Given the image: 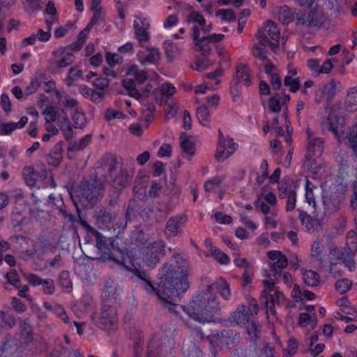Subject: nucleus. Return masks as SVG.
Masks as SVG:
<instances>
[{"instance_id": "obj_48", "label": "nucleus", "mask_w": 357, "mask_h": 357, "mask_svg": "<svg viewBox=\"0 0 357 357\" xmlns=\"http://www.w3.org/2000/svg\"><path fill=\"white\" fill-rule=\"evenodd\" d=\"M284 85L290 87L291 92H296L300 88V81L298 77H293L290 75H287L284 79Z\"/></svg>"}, {"instance_id": "obj_1", "label": "nucleus", "mask_w": 357, "mask_h": 357, "mask_svg": "<svg viewBox=\"0 0 357 357\" xmlns=\"http://www.w3.org/2000/svg\"><path fill=\"white\" fill-rule=\"evenodd\" d=\"M131 271L144 282V289L148 293L155 294L165 307L177 314L178 305L175 303L177 298H180L181 294L189 288L187 268L165 263L160 270V281L158 288L153 286L149 276L144 270L134 266Z\"/></svg>"}, {"instance_id": "obj_41", "label": "nucleus", "mask_w": 357, "mask_h": 357, "mask_svg": "<svg viewBox=\"0 0 357 357\" xmlns=\"http://www.w3.org/2000/svg\"><path fill=\"white\" fill-rule=\"evenodd\" d=\"M208 255L213 256L215 260L222 264H227L229 262V257L216 247H211V252L206 254V256Z\"/></svg>"}, {"instance_id": "obj_5", "label": "nucleus", "mask_w": 357, "mask_h": 357, "mask_svg": "<svg viewBox=\"0 0 357 357\" xmlns=\"http://www.w3.org/2000/svg\"><path fill=\"white\" fill-rule=\"evenodd\" d=\"M119 166V162L116 158H112L106 166L107 174L105 176L106 181L112 182V187L116 191L115 193L119 194L130 183L133 175V171H128L126 168L121 166L117 174L115 173Z\"/></svg>"}, {"instance_id": "obj_22", "label": "nucleus", "mask_w": 357, "mask_h": 357, "mask_svg": "<svg viewBox=\"0 0 357 357\" xmlns=\"http://www.w3.org/2000/svg\"><path fill=\"white\" fill-rule=\"evenodd\" d=\"M213 289H217L221 296L225 300H228L231 296V291L228 282L222 278L218 279L215 282L208 286L206 290L208 292L212 294Z\"/></svg>"}, {"instance_id": "obj_9", "label": "nucleus", "mask_w": 357, "mask_h": 357, "mask_svg": "<svg viewBox=\"0 0 357 357\" xmlns=\"http://www.w3.org/2000/svg\"><path fill=\"white\" fill-rule=\"evenodd\" d=\"M82 46H75L73 49L68 46L59 47L54 52V63L58 68H66L74 62V52H79Z\"/></svg>"}, {"instance_id": "obj_47", "label": "nucleus", "mask_w": 357, "mask_h": 357, "mask_svg": "<svg viewBox=\"0 0 357 357\" xmlns=\"http://www.w3.org/2000/svg\"><path fill=\"white\" fill-rule=\"evenodd\" d=\"M299 219L303 226H304L307 231H311L314 228L313 219L307 213L301 211L299 213Z\"/></svg>"}, {"instance_id": "obj_44", "label": "nucleus", "mask_w": 357, "mask_h": 357, "mask_svg": "<svg viewBox=\"0 0 357 357\" xmlns=\"http://www.w3.org/2000/svg\"><path fill=\"white\" fill-rule=\"evenodd\" d=\"M164 248V242L161 240H158L149 244L146 248V250L155 254H158L160 256H163L165 255Z\"/></svg>"}, {"instance_id": "obj_49", "label": "nucleus", "mask_w": 357, "mask_h": 357, "mask_svg": "<svg viewBox=\"0 0 357 357\" xmlns=\"http://www.w3.org/2000/svg\"><path fill=\"white\" fill-rule=\"evenodd\" d=\"M181 53V50L178 46H166L165 54L169 61H172L177 59Z\"/></svg>"}, {"instance_id": "obj_12", "label": "nucleus", "mask_w": 357, "mask_h": 357, "mask_svg": "<svg viewBox=\"0 0 357 357\" xmlns=\"http://www.w3.org/2000/svg\"><path fill=\"white\" fill-rule=\"evenodd\" d=\"M344 199L343 193L331 192L323 196V204L326 213L333 214L338 211Z\"/></svg>"}, {"instance_id": "obj_11", "label": "nucleus", "mask_w": 357, "mask_h": 357, "mask_svg": "<svg viewBox=\"0 0 357 357\" xmlns=\"http://www.w3.org/2000/svg\"><path fill=\"white\" fill-rule=\"evenodd\" d=\"M339 85H340V82L335 79H331L329 82L320 87L316 93L315 102L317 103L321 102L322 97L325 96L326 100L325 109H328L331 102L333 100L337 93V87Z\"/></svg>"}, {"instance_id": "obj_50", "label": "nucleus", "mask_w": 357, "mask_h": 357, "mask_svg": "<svg viewBox=\"0 0 357 357\" xmlns=\"http://www.w3.org/2000/svg\"><path fill=\"white\" fill-rule=\"evenodd\" d=\"M162 256L158 254H155L146 250L145 254V263L151 268H154L155 265L159 262Z\"/></svg>"}, {"instance_id": "obj_4", "label": "nucleus", "mask_w": 357, "mask_h": 357, "mask_svg": "<svg viewBox=\"0 0 357 357\" xmlns=\"http://www.w3.org/2000/svg\"><path fill=\"white\" fill-rule=\"evenodd\" d=\"M195 50L200 52L204 58L197 57L191 65V68L197 71H203L216 61V56L220 57L219 64L222 68H227L230 63V56L222 47L217 46L215 52H213L210 46H195Z\"/></svg>"}, {"instance_id": "obj_8", "label": "nucleus", "mask_w": 357, "mask_h": 357, "mask_svg": "<svg viewBox=\"0 0 357 357\" xmlns=\"http://www.w3.org/2000/svg\"><path fill=\"white\" fill-rule=\"evenodd\" d=\"M95 324L103 330L112 329L117 322L116 310L114 305L102 304L100 314L96 317L92 315Z\"/></svg>"}, {"instance_id": "obj_52", "label": "nucleus", "mask_w": 357, "mask_h": 357, "mask_svg": "<svg viewBox=\"0 0 357 357\" xmlns=\"http://www.w3.org/2000/svg\"><path fill=\"white\" fill-rule=\"evenodd\" d=\"M59 284L60 285L69 291L72 289V282L70 279L69 273L67 271H62L59 274Z\"/></svg>"}, {"instance_id": "obj_39", "label": "nucleus", "mask_w": 357, "mask_h": 357, "mask_svg": "<svg viewBox=\"0 0 357 357\" xmlns=\"http://www.w3.org/2000/svg\"><path fill=\"white\" fill-rule=\"evenodd\" d=\"M82 70L79 69L77 67L70 68L68 70V77L65 79V84L68 86H71L73 85V82L79 79L82 77Z\"/></svg>"}, {"instance_id": "obj_34", "label": "nucleus", "mask_w": 357, "mask_h": 357, "mask_svg": "<svg viewBox=\"0 0 357 357\" xmlns=\"http://www.w3.org/2000/svg\"><path fill=\"white\" fill-rule=\"evenodd\" d=\"M303 279L306 285L317 287L320 281V275L314 271L307 270L303 273Z\"/></svg>"}, {"instance_id": "obj_30", "label": "nucleus", "mask_w": 357, "mask_h": 357, "mask_svg": "<svg viewBox=\"0 0 357 357\" xmlns=\"http://www.w3.org/2000/svg\"><path fill=\"white\" fill-rule=\"evenodd\" d=\"M297 13L294 14L291 10L287 6L280 8L278 13V20L284 24H287L294 20H296Z\"/></svg>"}, {"instance_id": "obj_29", "label": "nucleus", "mask_w": 357, "mask_h": 357, "mask_svg": "<svg viewBox=\"0 0 357 357\" xmlns=\"http://www.w3.org/2000/svg\"><path fill=\"white\" fill-rule=\"evenodd\" d=\"M179 139L180 146L182 151L188 155H194L195 151V143L191 140L190 137H189L185 132H183L181 133Z\"/></svg>"}, {"instance_id": "obj_16", "label": "nucleus", "mask_w": 357, "mask_h": 357, "mask_svg": "<svg viewBox=\"0 0 357 357\" xmlns=\"http://www.w3.org/2000/svg\"><path fill=\"white\" fill-rule=\"evenodd\" d=\"M122 85L127 90L128 94L139 100V102H144L145 99L149 96L150 91L152 89V86L150 84L140 91L136 88L135 82L132 79H126L122 81Z\"/></svg>"}, {"instance_id": "obj_19", "label": "nucleus", "mask_w": 357, "mask_h": 357, "mask_svg": "<svg viewBox=\"0 0 357 357\" xmlns=\"http://www.w3.org/2000/svg\"><path fill=\"white\" fill-rule=\"evenodd\" d=\"M199 33V29L197 27H194L192 33V38L195 41L194 45H201L202 43H216L221 41L225 37L222 33H213L212 35H204L200 38Z\"/></svg>"}, {"instance_id": "obj_27", "label": "nucleus", "mask_w": 357, "mask_h": 357, "mask_svg": "<svg viewBox=\"0 0 357 357\" xmlns=\"http://www.w3.org/2000/svg\"><path fill=\"white\" fill-rule=\"evenodd\" d=\"M250 317V313L246 310L244 305H239L231 314L233 321L238 325L246 324L249 321Z\"/></svg>"}, {"instance_id": "obj_58", "label": "nucleus", "mask_w": 357, "mask_h": 357, "mask_svg": "<svg viewBox=\"0 0 357 357\" xmlns=\"http://www.w3.org/2000/svg\"><path fill=\"white\" fill-rule=\"evenodd\" d=\"M348 146L352 149L354 155L357 158V130L350 132L348 137Z\"/></svg>"}, {"instance_id": "obj_18", "label": "nucleus", "mask_w": 357, "mask_h": 357, "mask_svg": "<svg viewBox=\"0 0 357 357\" xmlns=\"http://www.w3.org/2000/svg\"><path fill=\"white\" fill-rule=\"evenodd\" d=\"M187 222L185 215H178L171 217L166 223L165 234L168 236H176L180 232L181 228Z\"/></svg>"}, {"instance_id": "obj_17", "label": "nucleus", "mask_w": 357, "mask_h": 357, "mask_svg": "<svg viewBox=\"0 0 357 357\" xmlns=\"http://www.w3.org/2000/svg\"><path fill=\"white\" fill-rule=\"evenodd\" d=\"M237 147L238 144L233 141V139L227 137L222 144H218L215 157L218 161H223L228 158Z\"/></svg>"}, {"instance_id": "obj_42", "label": "nucleus", "mask_w": 357, "mask_h": 357, "mask_svg": "<svg viewBox=\"0 0 357 357\" xmlns=\"http://www.w3.org/2000/svg\"><path fill=\"white\" fill-rule=\"evenodd\" d=\"M20 328L22 330V336L24 337L25 342H29L33 338L31 327L29 325V319H26L20 321Z\"/></svg>"}, {"instance_id": "obj_61", "label": "nucleus", "mask_w": 357, "mask_h": 357, "mask_svg": "<svg viewBox=\"0 0 357 357\" xmlns=\"http://www.w3.org/2000/svg\"><path fill=\"white\" fill-rule=\"evenodd\" d=\"M222 181L221 177H214L211 180H208L204 183V189L206 192H211L214 188L218 187Z\"/></svg>"}, {"instance_id": "obj_63", "label": "nucleus", "mask_w": 357, "mask_h": 357, "mask_svg": "<svg viewBox=\"0 0 357 357\" xmlns=\"http://www.w3.org/2000/svg\"><path fill=\"white\" fill-rule=\"evenodd\" d=\"M60 129L63 131L65 138L68 140L73 137V130L70 124V121H66V123H61L59 124Z\"/></svg>"}, {"instance_id": "obj_45", "label": "nucleus", "mask_w": 357, "mask_h": 357, "mask_svg": "<svg viewBox=\"0 0 357 357\" xmlns=\"http://www.w3.org/2000/svg\"><path fill=\"white\" fill-rule=\"evenodd\" d=\"M353 284V282L351 280H349L348 278H342L340 280H338L335 282V289L337 291H338L340 294H343L346 292H347L351 288Z\"/></svg>"}, {"instance_id": "obj_6", "label": "nucleus", "mask_w": 357, "mask_h": 357, "mask_svg": "<svg viewBox=\"0 0 357 357\" xmlns=\"http://www.w3.org/2000/svg\"><path fill=\"white\" fill-rule=\"evenodd\" d=\"M95 218L96 225L102 230L124 229L127 225L126 220L117 219L116 213L105 207L96 211Z\"/></svg>"}, {"instance_id": "obj_15", "label": "nucleus", "mask_w": 357, "mask_h": 357, "mask_svg": "<svg viewBox=\"0 0 357 357\" xmlns=\"http://www.w3.org/2000/svg\"><path fill=\"white\" fill-rule=\"evenodd\" d=\"M137 58L138 61L144 65L156 63L160 59V52L155 47L140 46Z\"/></svg>"}, {"instance_id": "obj_40", "label": "nucleus", "mask_w": 357, "mask_h": 357, "mask_svg": "<svg viewBox=\"0 0 357 357\" xmlns=\"http://www.w3.org/2000/svg\"><path fill=\"white\" fill-rule=\"evenodd\" d=\"M184 357H200L202 356L201 350L195 344L192 347L190 342H186L183 347Z\"/></svg>"}, {"instance_id": "obj_23", "label": "nucleus", "mask_w": 357, "mask_h": 357, "mask_svg": "<svg viewBox=\"0 0 357 357\" xmlns=\"http://www.w3.org/2000/svg\"><path fill=\"white\" fill-rule=\"evenodd\" d=\"M62 146V142H59L52 149L47 159L49 165L53 167H58L60 165L63 159Z\"/></svg>"}, {"instance_id": "obj_62", "label": "nucleus", "mask_w": 357, "mask_h": 357, "mask_svg": "<svg viewBox=\"0 0 357 357\" xmlns=\"http://www.w3.org/2000/svg\"><path fill=\"white\" fill-rule=\"evenodd\" d=\"M40 84V81L38 79H33L31 81L29 85L24 89V97L26 98L36 91Z\"/></svg>"}, {"instance_id": "obj_24", "label": "nucleus", "mask_w": 357, "mask_h": 357, "mask_svg": "<svg viewBox=\"0 0 357 357\" xmlns=\"http://www.w3.org/2000/svg\"><path fill=\"white\" fill-rule=\"evenodd\" d=\"M81 225L87 229V231L91 232L96 238V248L100 252H105L107 249V243L106 238L95 229L91 227L86 221L80 219Z\"/></svg>"}, {"instance_id": "obj_51", "label": "nucleus", "mask_w": 357, "mask_h": 357, "mask_svg": "<svg viewBox=\"0 0 357 357\" xmlns=\"http://www.w3.org/2000/svg\"><path fill=\"white\" fill-rule=\"evenodd\" d=\"M59 109L56 107H48L44 112L45 119L47 123H51L56 121V115L58 114Z\"/></svg>"}, {"instance_id": "obj_26", "label": "nucleus", "mask_w": 357, "mask_h": 357, "mask_svg": "<svg viewBox=\"0 0 357 357\" xmlns=\"http://www.w3.org/2000/svg\"><path fill=\"white\" fill-rule=\"evenodd\" d=\"M345 108L349 112L357 110V86L348 89L345 98Z\"/></svg>"}, {"instance_id": "obj_54", "label": "nucleus", "mask_w": 357, "mask_h": 357, "mask_svg": "<svg viewBox=\"0 0 357 357\" xmlns=\"http://www.w3.org/2000/svg\"><path fill=\"white\" fill-rule=\"evenodd\" d=\"M158 91L162 96V100L164 97L169 98L173 96L176 92V88L169 83L162 84L159 88Z\"/></svg>"}, {"instance_id": "obj_31", "label": "nucleus", "mask_w": 357, "mask_h": 357, "mask_svg": "<svg viewBox=\"0 0 357 357\" xmlns=\"http://www.w3.org/2000/svg\"><path fill=\"white\" fill-rule=\"evenodd\" d=\"M311 256L314 261L318 262L319 266H322L326 261V255L324 249L321 248L318 242H314L311 248Z\"/></svg>"}, {"instance_id": "obj_13", "label": "nucleus", "mask_w": 357, "mask_h": 357, "mask_svg": "<svg viewBox=\"0 0 357 357\" xmlns=\"http://www.w3.org/2000/svg\"><path fill=\"white\" fill-rule=\"evenodd\" d=\"M307 134V147L306 158L312 159L314 157H319L324 151V140L321 137H317L309 129Z\"/></svg>"}, {"instance_id": "obj_28", "label": "nucleus", "mask_w": 357, "mask_h": 357, "mask_svg": "<svg viewBox=\"0 0 357 357\" xmlns=\"http://www.w3.org/2000/svg\"><path fill=\"white\" fill-rule=\"evenodd\" d=\"M276 261L269 263V266L271 271L273 273V280L278 281V278L280 276V273L287 266V257L282 256L280 257V259L275 260Z\"/></svg>"}, {"instance_id": "obj_14", "label": "nucleus", "mask_w": 357, "mask_h": 357, "mask_svg": "<svg viewBox=\"0 0 357 357\" xmlns=\"http://www.w3.org/2000/svg\"><path fill=\"white\" fill-rule=\"evenodd\" d=\"M271 275L269 274V278L263 281L265 289L261 293V298L266 296L268 299H271L272 305H280L284 301V294L275 288L276 280H273Z\"/></svg>"}, {"instance_id": "obj_43", "label": "nucleus", "mask_w": 357, "mask_h": 357, "mask_svg": "<svg viewBox=\"0 0 357 357\" xmlns=\"http://www.w3.org/2000/svg\"><path fill=\"white\" fill-rule=\"evenodd\" d=\"M93 15L88 26L92 28L93 26L102 25L105 22V13L102 10H92Z\"/></svg>"}, {"instance_id": "obj_56", "label": "nucleus", "mask_w": 357, "mask_h": 357, "mask_svg": "<svg viewBox=\"0 0 357 357\" xmlns=\"http://www.w3.org/2000/svg\"><path fill=\"white\" fill-rule=\"evenodd\" d=\"M287 199V205H286V211H291L295 208L296 203V193L294 190H289L288 192V195L286 197Z\"/></svg>"}, {"instance_id": "obj_3", "label": "nucleus", "mask_w": 357, "mask_h": 357, "mask_svg": "<svg viewBox=\"0 0 357 357\" xmlns=\"http://www.w3.org/2000/svg\"><path fill=\"white\" fill-rule=\"evenodd\" d=\"M220 311L217 297L206 291L196 296L186 312L193 319L205 323L210 322Z\"/></svg>"}, {"instance_id": "obj_36", "label": "nucleus", "mask_w": 357, "mask_h": 357, "mask_svg": "<svg viewBox=\"0 0 357 357\" xmlns=\"http://www.w3.org/2000/svg\"><path fill=\"white\" fill-rule=\"evenodd\" d=\"M133 28L135 30V36L139 43H147L149 41L150 36L149 29L139 27V23L137 20L134 21Z\"/></svg>"}, {"instance_id": "obj_57", "label": "nucleus", "mask_w": 357, "mask_h": 357, "mask_svg": "<svg viewBox=\"0 0 357 357\" xmlns=\"http://www.w3.org/2000/svg\"><path fill=\"white\" fill-rule=\"evenodd\" d=\"M216 15L222 16L224 20L228 22H233L236 19L234 11L230 9H218Z\"/></svg>"}, {"instance_id": "obj_37", "label": "nucleus", "mask_w": 357, "mask_h": 357, "mask_svg": "<svg viewBox=\"0 0 357 357\" xmlns=\"http://www.w3.org/2000/svg\"><path fill=\"white\" fill-rule=\"evenodd\" d=\"M72 120L75 128H82L86 126V119L82 108L75 109L72 113Z\"/></svg>"}, {"instance_id": "obj_33", "label": "nucleus", "mask_w": 357, "mask_h": 357, "mask_svg": "<svg viewBox=\"0 0 357 357\" xmlns=\"http://www.w3.org/2000/svg\"><path fill=\"white\" fill-rule=\"evenodd\" d=\"M197 118L199 122L206 127L210 126L211 116L208 107L206 105H202L197 108Z\"/></svg>"}, {"instance_id": "obj_25", "label": "nucleus", "mask_w": 357, "mask_h": 357, "mask_svg": "<svg viewBox=\"0 0 357 357\" xmlns=\"http://www.w3.org/2000/svg\"><path fill=\"white\" fill-rule=\"evenodd\" d=\"M27 122L28 118L22 116L17 123H3L0 126V135H10L15 129L24 128Z\"/></svg>"}, {"instance_id": "obj_7", "label": "nucleus", "mask_w": 357, "mask_h": 357, "mask_svg": "<svg viewBox=\"0 0 357 357\" xmlns=\"http://www.w3.org/2000/svg\"><path fill=\"white\" fill-rule=\"evenodd\" d=\"M326 20L323 8L320 6H315L307 14L300 12L296 15V23L306 26L320 27Z\"/></svg>"}, {"instance_id": "obj_53", "label": "nucleus", "mask_w": 357, "mask_h": 357, "mask_svg": "<svg viewBox=\"0 0 357 357\" xmlns=\"http://www.w3.org/2000/svg\"><path fill=\"white\" fill-rule=\"evenodd\" d=\"M332 117H329L328 120L330 121L331 130V131L337 136L340 132H342V128L344 122V119L341 116H335L336 121L337 123H335L332 119Z\"/></svg>"}, {"instance_id": "obj_38", "label": "nucleus", "mask_w": 357, "mask_h": 357, "mask_svg": "<svg viewBox=\"0 0 357 357\" xmlns=\"http://www.w3.org/2000/svg\"><path fill=\"white\" fill-rule=\"evenodd\" d=\"M91 141V135H86L84 137L79 139V142H70L69 143L68 151H81L86 147Z\"/></svg>"}, {"instance_id": "obj_21", "label": "nucleus", "mask_w": 357, "mask_h": 357, "mask_svg": "<svg viewBox=\"0 0 357 357\" xmlns=\"http://www.w3.org/2000/svg\"><path fill=\"white\" fill-rule=\"evenodd\" d=\"M102 304L114 305L116 302V285L113 282H107L102 290Z\"/></svg>"}, {"instance_id": "obj_32", "label": "nucleus", "mask_w": 357, "mask_h": 357, "mask_svg": "<svg viewBox=\"0 0 357 357\" xmlns=\"http://www.w3.org/2000/svg\"><path fill=\"white\" fill-rule=\"evenodd\" d=\"M160 352V340L157 337H153L148 344L146 357H162Z\"/></svg>"}, {"instance_id": "obj_64", "label": "nucleus", "mask_w": 357, "mask_h": 357, "mask_svg": "<svg viewBox=\"0 0 357 357\" xmlns=\"http://www.w3.org/2000/svg\"><path fill=\"white\" fill-rule=\"evenodd\" d=\"M5 278H6L8 283L18 288V284L20 283V278L16 271H13L8 273Z\"/></svg>"}, {"instance_id": "obj_55", "label": "nucleus", "mask_w": 357, "mask_h": 357, "mask_svg": "<svg viewBox=\"0 0 357 357\" xmlns=\"http://www.w3.org/2000/svg\"><path fill=\"white\" fill-rule=\"evenodd\" d=\"M132 239L135 242H138L142 245H144L147 241V236L144 234L142 229L139 227H136L132 232Z\"/></svg>"}, {"instance_id": "obj_46", "label": "nucleus", "mask_w": 357, "mask_h": 357, "mask_svg": "<svg viewBox=\"0 0 357 357\" xmlns=\"http://www.w3.org/2000/svg\"><path fill=\"white\" fill-rule=\"evenodd\" d=\"M105 59L109 67L113 68L116 65L122 63L123 57L119 53H112L107 52L105 55Z\"/></svg>"}, {"instance_id": "obj_35", "label": "nucleus", "mask_w": 357, "mask_h": 357, "mask_svg": "<svg viewBox=\"0 0 357 357\" xmlns=\"http://www.w3.org/2000/svg\"><path fill=\"white\" fill-rule=\"evenodd\" d=\"M261 326L259 322L252 321L247 327V331L250 342L255 343L261 335Z\"/></svg>"}, {"instance_id": "obj_2", "label": "nucleus", "mask_w": 357, "mask_h": 357, "mask_svg": "<svg viewBox=\"0 0 357 357\" xmlns=\"http://www.w3.org/2000/svg\"><path fill=\"white\" fill-rule=\"evenodd\" d=\"M105 187L100 180H84L78 183L70 193L77 210V205L90 209L100 201L105 193Z\"/></svg>"}, {"instance_id": "obj_10", "label": "nucleus", "mask_w": 357, "mask_h": 357, "mask_svg": "<svg viewBox=\"0 0 357 357\" xmlns=\"http://www.w3.org/2000/svg\"><path fill=\"white\" fill-rule=\"evenodd\" d=\"M257 38L261 40V45H264V43L277 45L280 38L279 29L272 21H267L264 28L258 31Z\"/></svg>"}, {"instance_id": "obj_20", "label": "nucleus", "mask_w": 357, "mask_h": 357, "mask_svg": "<svg viewBox=\"0 0 357 357\" xmlns=\"http://www.w3.org/2000/svg\"><path fill=\"white\" fill-rule=\"evenodd\" d=\"M231 80L238 84L243 82L247 86L251 85L250 69L245 64L238 63L236 68V73Z\"/></svg>"}, {"instance_id": "obj_60", "label": "nucleus", "mask_w": 357, "mask_h": 357, "mask_svg": "<svg viewBox=\"0 0 357 357\" xmlns=\"http://www.w3.org/2000/svg\"><path fill=\"white\" fill-rule=\"evenodd\" d=\"M143 113L144 117L146 121H151L153 119L155 107L153 103H147L144 105Z\"/></svg>"}, {"instance_id": "obj_59", "label": "nucleus", "mask_w": 357, "mask_h": 357, "mask_svg": "<svg viewBox=\"0 0 357 357\" xmlns=\"http://www.w3.org/2000/svg\"><path fill=\"white\" fill-rule=\"evenodd\" d=\"M241 88L238 83L231 80L230 93L234 102H237L240 99Z\"/></svg>"}]
</instances>
